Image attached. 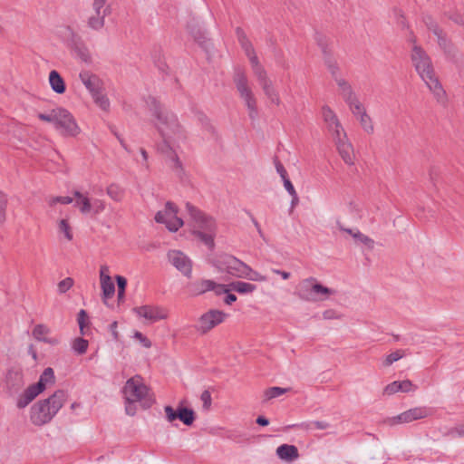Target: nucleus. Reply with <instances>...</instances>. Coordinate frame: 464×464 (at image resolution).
<instances>
[{
	"mask_svg": "<svg viewBox=\"0 0 464 464\" xmlns=\"http://www.w3.org/2000/svg\"><path fill=\"white\" fill-rule=\"evenodd\" d=\"M148 104L152 115L156 119L155 126L163 139L162 143L159 146V150L169 160L171 168L178 173H180L183 169L182 163L174 147L185 140V132L177 116L164 108L156 98L150 97Z\"/></svg>",
	"mask_w": 464,
	"mask_h": 464,
	"instance_id": "obj_1",
	"label": "nucleus"
},
{
	"mask_svg": "<svg viewBox=\"0 0 464 464\" xmlns=\"http://www.w3.org/2000/svg\"><path fill=\"white\" fill-rule=\"evenodd\" d=\"M411 63L421 80L439 103L445 104L447 94L435 73L430 57L425 50L414 44L411 53Z\"/></svg>",
	"mask_w": 464,
	"mask_h": 464,
	"instance_id": "obj_2",
	"label": "nucleus"
},
{
	"mask_svg": "<svg viewBox=\"0 0 464 464\" xmlns=\"http://www.w3.org/2000/svg\"><path fill=\"white\" fill-rule=\"evenodd\" d=\"M67 399V392L63 390H58L49 398L37 401L30 409V420L35 426L49 423Z\"/></svg>",
	"mask_w": 464,
	"mask_h": 464,
	"instance_id": "obj_3",
	"label": "nucleus"
},
{
	"mask_svg": "<svg viewBox=\"0 0 464 464\" xmlns=\"http://www.w3.org/2000/svg\"><path fill=\"white\" fill-rule=\"evenodd\" d=\"M185 208L190 220L194 222V227H196L193 234L209 249H213L217 231L215 220L190 202H187Z\"/></svg>",
	"mask_w": 464,
	"mask_h": 464,
	"instance_id": "obj_4",
	"label": "nucleus"
},
{
	"mask_svg": "<svg viewBox=\"0 0 464 464\" xmlns=\"http://www.w3.org/2000/svg\"><path fill=\"white\" fill-rule=\"evenodd\" d=\"M37 117L43 121L53 123L63 136L75 137L81 132L72 114L63 107L53 108L48 113H38Z\"/></svg>",
	"mask_w": 464,
	"mask_h": 464,
	"instance_id": "obj_5",
	"label": "nucleus"
},
{
	"mask_svg": "<svg viewBox=\"0 0 464 464\" xmlns=\"http://www.w3.org/2000/svg\"><path fill=\"white\" fill-rule=\"evenodd\" d=\"M333 294L334 290L321 285L314 277L302 280L298 284L295 291V295L300 299L306 302L324 301Z\"/></svg>",
	"mask_w": 464,
	"mask_h": 464,
	"instance_id": "obj_6",
	"label": "nucleus"
},
{
	"mask_svg": "<svg viewBox=\"0 0 464 464\" xmlns=\"http://www.w3.org/2000/svg\"><path fill=\"white\" fill-rule=\"evenodd\" d=\"M122 393L125 400L139 401L145 409L154 403V400L150 395L149 387L140 375H135L126 382L122 388Z\"/></svg>",
	"mask_w": 464,
	"mask_h": 464,
	"instance_id": "obj_7",
	"label": "nucleus"
},
{
	"mask_svg": "<svg viewBox=\"0 0 464 464\" xmlns=\"http://www.w3.org/2000/svg\"><path fill=\"white\" fill-rule=\"evenodd\" d=\"M233 81L240 98L245 102L249 118L256 121L258 117L257 102L246 73L237 69L235 72Z\"/></svg>",
	"mask_w": 464,
	"mask_h": 464,
	"instance_id": "obj_8",
	"label": "nucleus"
},
{
	"mask_svg": "<svg viewBox=\"0 0 464 464\" xmlns=\"http://www.w3.org/2000/svg\"><path fill=\"white\" fill-rule=\"evenodd\" d=\"M177 214V206L168 201L165 208L156 213L154 219L157 223L164 224L169 231L176 232L184 225L182 218H179Z\"/></svg>",
	"mask_w": 464,
	"mask_h": 464,
	"instance_id": "obj_9",
	"label": "nucleus"
},
{
	"mask_svg": "<svg viewBox=\"0 0 464 464\" xmlns=\"http://www.w3.org/2000/svg\"><path fill=\"white\" fill-rule=\"evenodd\" d=\"M227 316L228 315L221 310L210 309L198 318L196 329L200 334H205L222 324Z\"/></svg>",
	"mask_w": 464,
	"mask_h": 464,
	"instance_id": "obj_10",
	"label": "nucleus"
},
{
	"mask_svg": "<svg viewBox=\"0 0 464 464\" xmlns=\"http://www.w3.org/2000/svg\"><path fill=\"white\" fill-rule=\"evenodd\" d=\"M218 263L221 270L238 278H244L248 266V265L243 261L230 255L222 256Z\"/></svg>",
	"mask_w": 464,
	"mask_h": 464,
	"instance_id": "obj_11",
	"label": "nucleus"
},
{
	"mask_svg": "<svg viewBox=\"0 0 464 464\" xmlns=\"http://www.w3.org/2000/svg\"><path fill=\"white\" fill-rule=\"evenodd\" d=\"M429 415V411L426 407H415L410 409L402 413L388 418L384 420V422L390 426L401 424V423H409L413 420L424 419Z\"/></svg>",
	"mask_w": 464,
	"mask_h": 464,
	"instance_id": "obj_12",
	"label": "nucleus"
},
{
	"mask_svg": "<svg viewBox=\"0 0 464 464\" xmlns=\"http://www.w3.org/2000/svg\"><path fill=\"white\" fill-rule=\"evenodd\" d=\"M166 419L169 422H173L177 419L182 421L185 425L190 426L196 420L195 411L192 409L187 407H179L174 410L171 406L166 405L164 407Z\"/></svg>",
	"mask_w": 464,
	"mask_h": 464,
	"instance_id": "obj_13",
	"label": "nucleus"
},
{
	"mask_svg": "<svg viewBox=\"0 0 464 464\" xmlns=\"http://www.w3.org/2000/svg\"><path fill=\"white\" fill-rule=\"evenodd\" d=\"M169 263L175 266L185 276L191 277L192 262L188 256L179 250H169L168 252Z\"/></svg>",
	"mask_w": 464,
	"mask_h": 464,
	"instance_id": "obj_14",
	"label": "nucleus"
},
{
	"mask_svg": "<svg viewBox=\"0 0 464 464\" xmlns=\"http://www.w3.org/2000/svg\"><path fill=\"white\" fill-rule=\"evenodd\" d=\"M133 311L139 316L143 317L150 322L162 320L168 316L167 311L160 306L141 305L139 307H134Z\"/></svg>",
	"mask_w": 464,
	"mask_h": 464,
	"instance_id": "obj_15",
	"label": "nucleus"
},
{
	"mask_svg": "<svg viewBox=\"0 0 464 464\" xmlns=\"http://www.w3.org/2000/svg\"><path fill=\"white\" fill-rule=\"evenodd\" d=\"M69 47L74 52L77 57L85 63H92V55L91 53L82 41V39L72 32V38L69 42Z\"/></svg>",
	"mask_w": 464,
	"mask_h": 464,
	"instance_id": "obj_16",
	"label": "nucleus"
},
{
	"mask_svg": "<svg viewBox=\"0 0 464 464\" xmlns=\"http://www.w3.org/2000/svg\"><path fill=\"white\" fill-rule=\"evenodd\" d=\"M79 78L91 95H96L98 91L103 90V82L90 71H82Z\"/></svg>",
	"mask_w": 464,
	"mask_h": 464,
	"instance_id": "obj_17",
	"label": "nucleus"
},
{
	"mask_svg": "<svg viewBox=\"0 0 464 464\" xmlns=\"http://www.w3.org/2000/svg\"><path fill=\"white\" fill-rule=\"evenodd\" d=\"M109 268L106 266H102L100 270L101 287L102 291V299L105 304L107 300L111 298L115 293V285L111 276L108 275Z\"/></svg>",
	"mask_w": 464,
	"mask_h": 464,
	"instance_id": "obj_18",
	"label": "nucleus"
},
{
	"mask_svg": "<svg viewBox=\"0 0 464 464\" xmlns=\"http://www.w3.org/2000/svg\"><path fill=\"white\" fill-rule=\"evenodd\" d=\"M339 155L347 165L354 164V151L352 143L348 140L347 136L334 142Z\"/></svg>",
	"mask_w": 464,
	"mask_h": 464,
	"instance_id": "obj_19",
	"label": "nucleus"
},
{
	"mask_svg": "<svg viewBox=\"0 0 464 464\" xmlns=\"http://www.w3.org/2000/svg\"><path fill=\"white\" fill-rule=\"evenodd\" d=\"M257 82L260 84L265 95L267 99L274 104L279 105L281 103V100L279 97V93L274 86V83L271 79L267 76V73L262 77L257 78Z\"/></svg>",
	"mask_w": 464,
	"mask_h": 464,
	"instance_id": "obj_20",
	"label": "nucleus"
},
{
	"mask_svg": "<svg viewBox=\"0 0 464 464\" xmlns=\"http://www.w3.org/2000/svg\"><path fill=\"white\" fill-rule=\"evenodd\" d=\"M41 388L34 387L33 384L27 387L16 399V407L18 409H24L28 406L39 394Z\"/></svg>",
	"mask_w": 464,
	"mask_h": 464,
	"instance_id": "obj_21",
	"label": "nucleus"
},
{
	"mask_svg": "<svg viewBox=\"0 0 464 464\" xmlns=\"http://www.w3.org/2000/svg\"><path fill=\"white\" fill-rule=\"evenodd\" d=\"M51 332L50 328L45 324H39L33 329L32 334L37 341L44 342L51 345H57L60 340L56 337H47Z\"/></svg>",
	"mask_w": 464,
	"mask_h": 464,
	"instance_id": "obj_22",
	"label": "nucleus"
},
{
	"mask_svg": "<svg viewBox=\"0 0 464 464\" xmlns=\"http://www.w3.org/2000/svg\"><path fill=\"white\" fill-rule=\"evenodd\" d=\"M416 389L417 386H415L410 380H404L401 382L395 381L389 383L385 386L383 392L387 395H392L398 392H409L411 391H415Z\"/></svg>",
	"mask_w": 464,
	"mask_h": 464,
	"instance_id": "obj_23",
	"label": "nucleus"
},
{
	"mask_svg": "<svg viewBox=\"0 0 464 464\" xmlns=\"http://www.w3.org/2000/svg\"><path fill=\"white\" fill-rule=\"evenodd\" d=\"M318 44L320 45L322 52L324 54V63L332 75V77L336 82V79H343L339 75V66L337 63L327 53V44L322 40H318Z\"/></svg>",
	"mask_w": 464,
	"mask_h": 464,
	"instance_id": "obj_24",
	"label": "nucleus"
},
{
	"mask_svg": "<svg viewBox=\"0 0 464 464\" xmlns=\"http://www.w3.org/2000/svg\"><path fill=\"white\" fill-rule=\"evenodd\" d=\"M276 455L279 459L292 462L298 459V450L295 445L282 444L276 449Z\"/></svg>",
	"mask_w": 464,
	"mask_h": 464,
	"instance_id": "obj_25",
	"label": "nucleus"
},
{
	"mask_svg": "<svg viewBox=\"0 0 464 464\" xmlns=\"http://www.w3.org/2000/svg\"><path fill=\"white\" fill-rule=\"evenodd\" d=\"M48 80H49L50 86L54 92H56L58 94H63L65 92L66 85H65L64 80L63 79V77L57 71H55V70L51 71L49 73Z\"/></svg>",
	"mask_w": 464,
	"mask_h": 464,
	"instance_id": "obj_26",
	"label": "nucleus"
},
{
	"mask_svg": "<svg viewBox=\"0 0 464 464\" xmlns=\"http://www.w3.org/2000/svg\"><path fill=\"white\" fill-rule=\"evenodd\" d=\"M336 84L343 101L348 103L357 98L351 84L345 79H336Z\"/></svg>",
	"mask_w": 464,
	"mask_h": 464,
	"instance_id": "obj_27",
	"label": "nucleus"
},
{
	"mask_svg": "<svg viewBox=\"0 0 464 464\" xmlns=\"http://www.w3.org/2000/svg\"><path fill=\"white\" fill-rule=\"evenodd\" d=\"M236 34H237V40H238L242 49L245 51V53L246 56H249L256 53L252 43L247 38L246 33L244 32V30L241 27L236 28Z\"/></svg>",
	"mask_w": 464,
	"mask_h": 464,
	"instance_id": "obj_28",
	"label": "nucleus"
},
{
	"mask_svg": "<svg viewBox=\"0 0 464 464\" xmlns=\"http://www.w3.org/2000/svg\"><path fill=\"white\" fill-rule=\"evenodd\" d=\"M435 35L438 38V44L443 50L445 54L450 58H454L456 56V49L447 39L446 35L443 34V31H440L439 34Z\"/></svg>",
	"mask_w": 464,
	"mask_h": 464,
	"instance_id": "obj_29",
	"label": "nucleus"
},
{
	"mask_svg": "<svg viewBox=\"0 0 464 464\" xmlns=\"http://www.w3.org/2000/svg\"><path fill=\"white\" fill-rule=\"evenodd\" d=\"M55 380L54 372L51 367L45 368L43 373L40 375L39 381L33 384L34 387H40L41 392H43L48 384L53 383Z\"/></svg>",
	"mask_w": 464,
	"mask_h": 464,
	"instance_id": "obj_30",
	"label": "nucleus"
},
{
	"mask_svg": "<svg viewBox=\"0 0 464 464\" xmlns=\"http://www.w3.org/2000/svg\"><path fill=\"white\" fill-rule=\"evenodd\" d=\"M73 196L76 198L75 206L79 208L81 213L83 215L91 213L92 207L90 198L78 190L73 192Z\"/></svg>",
	"mask_w": 464,
	"mask_h": 464,
	"instance_id": "obj_31",
	"label": "nucleus"
},
{
	"mask_svg": "<svg viewBox=\"0 0 464 464\" xmlns=\"http://www.w3.org/2000/svg\"><path fill=\"white\" fill-rule=\"evenodd\" d=\"M190 287L195 295H201L208 291H212L215 287V282L209 279H203L191 284Z\"/></svg>",
	"mask_w": 464,
	"mask_h": 464,
	"instance_id": "obj_32",
	"label": "nucleus"
},
{
	"mask_svg": "<svg viewBox=\"0 0 464 464\" xmlns=\"http://www.w3.org/2000/svg\"><path fill=\"white\" fill-rule=\"evenodd\" d=\"M229 286L232 291H235V292H237L238 294H242V295L251 294L256 289V285L243 282V281H234L229 284Z\"/></svg>",
	"mask_w": 464,
	"mask_h": 464,
	"instance_id": "obj_33",
	"label": "nucleus"
},
{
	"mask_svg": "<svg viewBox=\"0 0 464 464\" xmlns=\"http://www.w3.org/2000/svg\"><path fill=\"white\" fill-rule=\"evenodd\" d=\"M105 14H92L87 19V25L94 31H100L105 24Z\"/></svg>",
	"mask_w": 464,
	"mask_h": 464,
	"instance_id": "obj_34",
	"label": "nucleus"
},
{
	"mask_svg": "<svg viewBox=\"0 0 464 464\" xmlns=\"http://www.w3.org/2000/svg\"><path fill=\"white\" fill-rule=\"evenodd\" d=\"M247 57L249 59L250 64L252 66L254 74L256 75V79L266 74V71L260 64L258 57L256 53Z\"/></svg>",
	"mask_w": 464,
	"mask_h": 464,
	"instance_id": "obj_35",
	"label": "nucleus"
},
{
	"mask_svg": "<svg viewBox=\"0 0 464 464\" xmlns=\"http://www.w3.org/2000/svg\"><path fill=\"white\" fill-rule=\"evenodd\" d=\"M322 114L326 127L340 121L335 112L327 105L323 106Z\"/></svg>",
	"mask_w": 464,
	"mask_h": 464,
	"instance_id": "obj_36",
	"label": "nucleus"
},
{
	"mask_svg": "<svg viewBox=\"0 0 464 464\" xmlns=\"http://www.w3.org/2000/svg\"><path fill=\"white\" fill-rule=\"evenodd\" d=\"M328 131L331 133L334 142L336 140H340L343 137L347 136L344 129L343 128L341 122L334 123L327 127Z\"/></svg>",
	"mask_w": 464,
	"mask_h": 464,
	"instance_id": "obj_37",
	"label": "nucleus"
},
{
	"mask_svg": "<svg viewBox=\"0 0 464 464\" xmlns=\"http://www.w3.org/2000/svg\"><path fill=\"white\" fill-rule=\"evenodd\" d=\"M89 343L87 340L77 337L72 341V348L78 354H83L88 349Z\"/></svg>",
	"mask_w": 464,
	"mask_h": 464,
	"instance_id": "obj_38",
	"label": "nucleus"
},
{
	"mask_svg": "<svg viewBox=\"0 0 464 464\" xmlns=\"http://www.w3.org/2000/svg\"><path fill=\"white\" fill-rule=\"evenodd\" d=\"M95 104L103 111H108L110 108V101L102 91H98L96 95H92Z\"/></svg>",
	"mask_w": 464,
	"mask_h": 464,
	"instance_id": "obj_39",
	"label": "nucleus"
},
{
	"mask_svg": "<svg viewBox=\"0 0 464 464\" xmlns=\"http://www.w3.org/2000/svg\"><path fill=\"white\" fill-rule=\"evenodd\" d=\"M290 391V388H281V387H271L266 390L265 392V397L266 400H271L276 397H279L285 392Z\"/></svg>",
	"mask_w": 464,
	"mask_h": 464,
	"instance_id": "obj_40",
	"label": "nucleus"
},
{
	"mask_svg": "<svg viewBox=\"0 0 464 464\" xmlns=\"http://www.w3.org/2000/svg\"><path fill=\"white\" fill-rule=\"evenodd\" d=\"M360 121L361 126L362 129L369 134L373 132V124L371 117L366 113H362L360 117L357 118Z\"/></svg>",
	"mask_w": 464,
	"mask_h": 464,
	"instance_id": "obj_41",
	"label": "nucleus"
},
{
	"mask_svg": "<svg viewBox=\"0 0 464 464\" xmlns=\"http://www.w3.org/2000/svg\"><path fill=\"white\" fill-rule=\"evenodd\" d=\"M349 106L352 113L356 117H360L362 113H364L366 111L363 108L362 104L360 102L358 98L353 99V101L349 102L347 103Z\"/></svg>",
	"mask_w": 464,
	"mask_h": 464,
	"instance_id": "obj_42",
	"label": "nucleus"
},
{
	"mask_svg": "<svg viewBox=\"0 0 464 464\" xmlns=\"http://www.w3.org/2000/svg\"><path fill=\"white\" fill-rule=\"evenodd\" d=\"M77 322L79 324L80 332L82 335L85 334L84 328L89 325V317L85 310L81 309L77 314Z\"/></svg>",
	"mask_w": 464,
	"mask_h": 464,
	"instance_id": "obj_43",
	"label": "nucleus"
},
{
	"mask_svg": "<svg viewBox=\"0 0 464 464\" xmlns=\"http://www.w3.org/2000/svg\"><path fill=\"white\" fill-rule=\"evenodd\" d=\"M7 204V195L0 190V224L5 221Z\"/></svg>",
	"mask_w": 464,
	"mask_h": 464,
	"instance_id": "obj_44",
	"label": "nucleus"
},
{
	"mask_svg": "<svg viewBox=\"0 0 464 464\" xmlns=\"http://www.w3.org/2000/svg\"><path fill=\"white\" fill-rule=\"evenodd\" d=\"M404 355H405V352L403 350H396L395 352H393L386 356V358L383 361V365L386 367L390 366L394 362H397L400 359H401Z\"/></svg>",
	"mask_w": 464,
	"mask_h": 464,
	"instance_id": "obj_45",
	"label": "nucleus"
},
{
	"mask_svg": "<svg viewBox=\"0 0 464 464\" xmlns=\"http://www.w3.org/2000/svg\"><path fill=\"white\" fill-rule=\"evenodd\" d=\"M353 237L356 240H359L363 245H365L369 249H372L374 246V241L369 237L368 236L361 233L359 230H356L354 234H353Z\"/></svg>",
	"mask_w": 464,
	"mask_h": 464,
	"instance_id": "obj_46",
	"label": "nucleus"
},
{
	"mask_svg": "<svg viewBox=\"0 0 464 464\" xmlns=\"http://www.w3.org/2000/svg\"><path fill=\"white\" fill-rule=\"evenodd\" d=\"M245 275L244 278L251 281L265 282L267 279L266 276L253 270L249 266Z\"/></svg>",
	"mask_w": 464,
	"mask_h": 464,
	"instance_id": "obj_47",
	"label": "nucleus"
},
{
	"mask_svg": "<svg viewBox=\"0 0 464 464\" xmlns=\"http://www.w3.org/2000/svg\"><path fill=\"white\" fill-rule=\"evenodd\" d=\"M423 22L427 28L431 31L434 34H439L440 31L442 29L438 25L436 21L433 19L430 15H424L423 16Z\"/></svg>",
	"mask_w": 464,
	"mask_h": 464,
	"instance_id": "obj_48",
	"label": "nucleus"
},
{
	"mask_svg": "<svg viewBox=\"0 0 464 464\" xmlns=\"http://www.w3.org/2000/svg\"><path fill=\"white\" fill-rule=\"evenodd\" d=\"M116 282L118 285V300L121 302L124 299L127 280L121 276H117Z\"/></svg>",
	"mask_w": 464,
	"mask_h": 464,
	"instance_id": "obj_49",
	"label": "nucleus"
},
{
	"mask_svg": "<svg viewBox=\"0 0 464 464\" xmlns=\"http://www.w3.org/2000/svg\"><path fill=\"white\" fill-rule=\"evenodd\" d=\"M58 228H59L60 233L64 234V237L68 241H71L72 239V237H73L71 227L66 219H62L59 222Z\"/></svg>",
	"mask_w": 464,
	"mask_h": 464,
	"instance_id": "obj_50",
	"label": "nucleus"
},
{
	"mask_svg": "<svg viewBox=\"0 0 464 464\" xmlns=\"http://www.w3.org/2000/svg\"><path fill=\"white\" fill-rule=\"evenodd\" d=\"M107 194L116 201H119L122 198V191L119 186L111 184L107 188Z\"/></svg>",
	"mask_w": 464,
	"mask_h": 464,
	"instance_id": "obj_51",
	"label": "nucleus"
},
{
	"mask_svg": "<svg viewBox=\"0 0 464 464\" xmlns=\"http://www.w3.org/2000/svg\"><path fill=\"white\" fill-rule=\"evenodd\" d=\"M74 284V281L72 277H66L63 280L60 281L57 285L58 292L60 294H64L68 290H70Z\"/></svg>",
	"mask_w": 464,
	"mask_h": 464,
	"instance_id": "obj_52",
	"label": "nucleus"
},
{
	"mask_svg": "<svg viewBox=\"0 0 464 464\" xmlns=\"http://www.w3.org/2000/svg\"><path fill=\"white\" fill-rule=\"evenodd\" d=\"M107 0H94L92 3V9L94 14H108L107 8H105Z\"/></svg>",
	"mask_w": 464,
	"mask_h": 464,
	"instance_id": "obj_53",
	"label": "nucleus"
},
{
	"mask_svg": "<svg viewBox=\"0 0 464 464\" xmlns=\"http://www.w3.org/2000/svg\"><path fill=\"white\" fill-rule=\"evenodd\" d=\"M301 427L306 430H310L313 427L318 430H326L330 427V424L323 420H314L310 423H303Z\"/></svg>",
	"mask_w": 464,
	"mask_h": 464,
	"instance_id": "obj_54",
	"label": "nucleus"
},
{
	"mask_svg": "<svg viewBox=\"0 0 464 464\" xmlns=\"http://www.w3.org/2000/svg\"><path fill=\"white\" fill-rule=\"evenodd\" d=\"M72 201H73V198L71 197L58 196V197L50 198L48 199V204L52 207V206L55 205L56 203L67 205V204H71Z\"/></svg>",
	"mask_w": 464,
	"mask_h": 464,
	"instance_id": "obj_55",
	"label": "nucleus"
},
{
	"mask_svg": "<svg viewBox=\"0 0 464 464\" xmlns=\"http://www.w3.org/2000/svg\"><path fill=\"white\" fill-rule=\"evenodd\" d=\"M92 211L93 215L100 214L105 209V203L98 198L91 201Z\"/></svg>",
	"mask_w": 464,
	"mask_h": 464,
	"instance_id": "obj_56",
	"label": "nucleus"
},
{
	"mask_svg": "<svg viewBox=\"0 0 464 464\" xmlns=\"http://www.w3.org/2000/svg\"><path fill=\"white\" fill-rule=\"evenodd\" d=\"M447 435L451 438L464 437V423L450 429Z\"/></svg>",
	"mask_w": 464,
	"mask_h": 464,
	"instance_id": "obj_57",
	"label": "nucleus"
},
{
	"mask_svg": "<svg viewBox=\"0 0 464 464\" xmlns=\"http://www.w3.org/2000/svg\"><path fill=\"white\" fill-rule=\"evenodd\" d=\"M200 400L203 403V409L205 411H208L211 407L212 399H211V394L208 390L204 391L201 393Z\"/></svg>",
	"mask_w": 464,
	"mask_h": 464,
	"instance_id": "obj_58",
	"label": "nucleus"
},
{
	"mask_svg": "<svg viewBox=\"0 0 464 464\" xmlns=\"http://www.w3.org/2000/svg\"><path fill=\"white\" fill-rule=\"evenodd\" d=\"M136 402H140L139 401L134 400H125V411L130 416H134L137 412Z\"/></svg>",
	"mask_w": 464,
	"mask_h": 464,
	"instance_id": "obj_59",
	"label": "nucleus"
},
{
	"mask_svg": "<svg viewBox=\"0 0 464 464\" xmlns=\"http://www.w3.org/2000/svg\"><path fill=\"white\" fill-rule=\"evenodd\" d=\"M217 295H221L223 294H227L231 291V288L228 285L217 284L215 282V287L212 290Z\"/></svg>",
	"mask_w": 464,
	"mask_h": 464,
	"instance_id": "obj_60",
	"label": "nucleus"
},
{
	"mask_svg": "<svg viewBox=\"0 0 464 464\" xmlns=\"http://www.w3.org/2000/svg\"><path fill=\"white\" fill-rule=\"evenodd\" d=\"M274 163L276 169L277 173L280 175L281 179H284L285 178H288L286 169H285L284 165L278 160L277 158H275Z\"/></svg>",
	"mask_w": 464,
	"mask_h": 464,
	"instance_id": "obj_61",
	"label": "nucleus"
},
{
	"mask_svg": "<svg viewBox=\"0 0 464 464\" xmlns=\"http://www.w3.org/2000/svg\"><path fill=\"white\" fill-rule=\"evenodd\" d=\"M134 338L139 340L141 343V344L146 348H150L151 346V342L140 332H135Z\"/></svg>",
	"mask_w": 464,
	"mask_h": 464,
	"instance_id": "obj_62",
	"label": "nucleus"
},
{
	"mask_svg": "<svg viewBox=\"0 0 464 464\" xmlns=\"http://www.w3.org/2000/svg\"><path fill=\"white\" fill-rule=\"evenodd\" d=\"M196 116L198 118V121L206 128H210V124H209V121L208 119V117L203 113V112H200V111H198L196 113Z\"/></svg>",
	"mask_w": 464,
	"mask_h": 464,
	"instance_id": "obj_63",
	"label": "nucleus"
},
{
	"mask_svg": "<svg viewBox=\"0 0 464 464\" xmlns=\"http://www.w3.org/2000/svg\"><path fill=\"white\" fill-rule=\"evenodd\" d=\"M282 180L284 182L285 188L286 189V191L290 195H293V194L296 193V191H295V189L294 188V185L292 184V182L290 181V179L288 178H285V179H284Z\"/></svg>",
	"mask_w": 464,
	"mask_h": 464,
	"instance_id": "obj_64",
	"label": "nucleus"
}]
</instances>
